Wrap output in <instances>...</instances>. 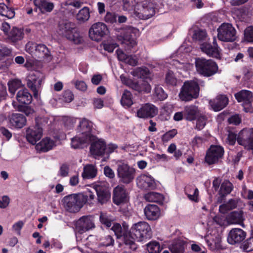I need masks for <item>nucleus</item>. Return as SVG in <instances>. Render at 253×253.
I'll return each instance as SVG.
<instances>
[{
  "label": "nucleus",
  "instance_id": "nucleus-27",
  "mask_svg": "<svg viewBox=\"0 0 253 253\" xmlns=\"http://www.w3.org/2000/svg\"><path fill=\"white\" fill-rule=\"evenodd\" d=\"M144 214L147 219L154 220L158 219L160 215V210L158 206L154 204H149L144 209Z\"/></svg>",
  "mask_w": 253,
  "mask_h": 253
},
{
  "label": "nucleus",
  "instance_id": "nucleus-6",
  "mask_svg": "<svg viewBox=\"0 0 253 253\" xmlns=\"http://www.w3.org/2000/svg\"><path fill=\"white\" fill-rule=\"evenodd\" d=\"M217 38L224 42H233L236 40V30L229 23H222L217 29Z\"/></svg>",
  "mask_w": 253,
  "mask_h": 253
},
{
  "label": "nucleus",
  "instance_id": "nucleus-41",
  "mask_svg": "<svg viewBox=\"0 0 253 253\" xmlns=\"http://www.w3.org/2000/svg\"><path fill=\"white\" fill-rule=\"evenodd\" d=\"M123 9L125 11H131L133 10L134 14V9L138 7L139 2L136 0H122Z\"/></svg>",
  "mask_w": 253,
  "mask_h": 253
},
{
  "label": "nucleus",
  "instance_id": "nucleus-32",
  "mask_svg": "<svg viewBox=\"0 0 253 253\" xmlns=\"http://www.w3.org/2000/svg\"><path fill=\"white\" fill-rule=\"evenodd\" d=\"M227 220L229 224H238L244 227V224L243 223L244 218L242 211L231 212L228 215Z\"/></svg>",
  "mask_w": 253,
  "mask_h": 253
},
{
  "label": "nucleus",
  "instance_id": "nucleus-4",
  "mask_svg": "<svg viewBox=\"0 0 253 253\" xmlns=\"http://www.w3.org/2000/svg\"><path fill=\"white\" fill-rule=\"evenodd\" d=\"M195 66L197 72L206 77L215 75L218 70V65L215 62L204 58H196Z\"/></svg>",
  "mask_w": 253,
  "mask_h": 253
},
{
  "label": "nucleus",
  "instance_id": "nucleus-51",
  "mask_svg": "<svg viewBox=\"0 0 253 253\" xmlns=\"http://www.w3.org/2000/svg\"><path fill=\"white\" fill-rule=\"evenodd\" d=\"M165 82L168 85L172 86L176 85L177 80L172 71H169L166 74Z\"/></svg>",
  "mask_w": 253,
  "mask_h": 253
},
{
  "label": "nucleus",
  "instance_id": "nucleus-61",
  "mask_svg": "<svg viewBox=\"0 0 253 253\" xmlns=\"http://www.w3.org/2000/svg\"><path fill=\"white\" fill-rule=\"evenodd\" d=\"M69 167L66 164H63L60 168L59 175L61 177H66L69 175Z\"/></svg>",
  "mask_w": 253,
  "mask_h": 253
},
{
  "label": "nucleus",
  "instance_id": "nucleus-35",
  "mask_svg": "<svg viewBox=\"0 0 253 253\" xmlns=\"http://www.w3.org/2000/svg\"><path fill=\"white\" fill-rule=\"evenodd\" d=\"M97 169L92 165H87L84 167L82 173V177L84 179H91L96 176Z\"/></svg>",
  "mask_w": 253,
  "mask_h": 253
},
{
  "label": "nucleus",
  "instance_id": "nucleus-42",
  "mask_svg": "<svg viewBox=\"0 0 253 253\" xmlns=\"http://www.w3.org/2000/svg\"><path fill=\"white\" fill-rule=\"evenodd\" d=\"M99 221L102 224L109 228L111 226L114 219L112 216L107 213L100 212Z\"/></svg>",
  "mask_w": 253,
  "mask_h": 253
},
{
  "label": "nucleus",
  "instance_id": "nucleus-17",
  "mask_svg": "<svg viewBox=\"0 0 253 253\" xmlns=\"http://www.w3.org/2000/svg\"><path fill=\"white\" fill-rule=\"evenodd\" d=\"M92 127V123L86 119H83L80 122L78 130L82 135L90 139V142H91L96 138V137L91 133Z\"/></svg>",
  "mask_w": 253,
  "mask_h": 253
},
{
  "label": "nucleus",
  "instance_id": "nucleus-60",
  "mask_svg": "<svg viewBox=\"0 0 253 253\" xmlns=\"http://www.w3.org/2000/svg\"><path fill=\"white\" fill-rule=\"evenodd\" d=\"M176 134L177 131L175 129L170 130L163 135L162 140L164 142H168Z\"/></svg>",
  "mask_w": 253,
  "mask_h": 253
},
{
  "label": "nucleus",
  "instance_id": "nucleus-55",
  "mask_svg": "<svg viewBox=\"0 0 253 253\" xmlns=\"http://www.w3.org/2000/svg\"><path fill=\"white\" fill-rule=\"evenodd\" d=\"M104 19L106 22L112 24L116 22L117 15L115 12L107 11Z\"/></svg>",
  "mask_w": 253,
  "mask_h": 253
},
{
  "label": "nucleus",
  "instance_id": "nucleus-8",
  "mask_svg": "<svg viewBox=\"0 0 253 253\" xmlns=\"http://www.w3.org/2000/svg\"><path fill=\"white\" fill-rule=\"evenodd\" d=\"M117 175L119 181L124 184H129L132 182L135 176V170L127 164H119L117 168Z\"/></svg>",
  "mask_w": 253,
  "mask_h": 253
},
{
  "label": "nucleus",
  "instance_id": "nucleus-12",
  "mask_svg": "<svg viewBox=\"0 0 253 253\" xmlns=\"http://www.w3.org/2000/svg\"><path fill=\"white\" fill-rule=\"evenodd\" d=\"M224 152L222 147L219 145H211L207 151L206 162L209 165L216 163L223 157Z\"/></svg>",
  "mask_w": 253,
  "mask_h": 253
},
{
  "label": "nucleus",
  "instance_id": "nucleus-56",
  "mask_svg": "<svg viewBox=\"0 0 253 253\" xmlns=\"http://www.w3.org/2000/svg\"><path fill=\"white\" fill-rule=\"evenodd\" d=\"M155 93L157 97L160 100H163L167 97V94L161 86H157L155 87Z\"/></svg>",
  "mask_w": 253,
  "mask_h": 253
},
{
  "label": "nucleus",
  "instance_id": "nucleus-19",
  "mask_svg": "<svg viewBox=\"0 0 253 253\" xmlns=\"http://www.w3.org/2000/svg\"><path fill=\"white\" fill-rule=\"evenodd\" d=\"M246 236V233L240 228L232 229L228 236L227 241L231 245L240 243L243 241Z\"/></svg>",
  "mask_w": 253,
  "mask_h": 253
},
{
  "label": "nucleus",
  "instance_id": "nucleus-45",
  "mask_svg": "<svg viewBox=\"0 0 253 253\" xmlns=\"http://www.w3.org/2000/svg\"><path fill=\"white\" fill-rule=\"evenodd\" d=\"M233 188V185L228 180L224 181L221 185L219 194L224 196L231 193Z\"/></svg>",
  "mask_w": 253,
  "mask_h": 253
},
{
  "label": "nucleus",
  "instance_id": "nucleus-38",
  "mask_svg": "<svg viewBox=\"0 0 253 253\" xmlns=\"http://www.w3.org/2000/svg\"><path fill=\"white\" fill-rule=\"evenodd\" d=\"M144 197L148 202L158 203H162L164 199L163 195L154 192H148L144 195Z\"/></svg>",
  "mask_w": 253,
  "mask_h": 253
},
{
  "label": "nucleus",
  "instance_id": "nucleus-63",
  "mask_svg": "<svg viewBox=\"0 0 253 253\" xmlns=\"http://www.w3.org/2000/svg\"><path fill=\"white\" fill-rule=\"evenodd\" d=\"M118 46L116 42H107L103 44L104 49L109 52H112L114 49Z\"/></svg>",
  "mask_w": 253,
  "mask_h": 253
},
{
  "label": "nucleus",
  "instance_id": "nucleus-62",
  "mask_svg": "<svg viewBox=\"0 0 253 253\" xmlns=\"http://www.w3.org/2000/svg\"><path fill=\"white\" fill-rule=\"evenodd\" d=\"M101 244L104 246H110L114 245V240L111 235H107L102 239Z\"/></svg>",
  "mask_w": 253,
  "mask_h": 253
},
{
  "label": "nucleus",
  "instance_id": "nucleus-64",
  "mask_svg": "<svg viewBox=\"0 0 253 253\" xmlns=\"http://www.w3.org/2000/svg\"><path fill=\"white\" fill-rule=\"evenodd\" d=\"M64 100L67 102H71L74 99V95L70 90H66L63 93Z\"/></svg>",
  "mask_w": 253,
  "mask_h": 253
},
{
  "label": "nucleus",
  "instance_id": "nucleus-7",
  "mask_svg": "<svg viewBox=\"0 0 253 253\" xmlns=\"http://www.w3.org/2000/svg\"><path fill=\"white\" fill-rule=\"evenodd\" d=\"M155 13L152 3L148 0L139 2L138 7L134 9V16L140 19H148L152 17Z\"/></svg>",
  "mask_w": 253,
  "mask_h": 253
},
{
  "label": "nucleus",
  "instance_id": "nucleus-24",
  "mask_svg": "<svg viewBox=\"0 0 253 253\" xmlns=\"http://www.w3.org/2000/svg\"><path fill=\"white\" fill-rule=\"evenodd\" d=\"M10 125L16 128H21L26 124V117L21 114L13 113L8 117Z\"/></svg>",
  "mask_w": 253,
  "mask_h": 253
},
{
  "label": "nucleus",
  "instance_id": "nucleus-22",
  "mask_svg": "<svg viewBox=\"0 0 253 253\" xmlns=\"http://www.w3.org/2000/svg\"><path fill=\"white\" fill-rule=\"evenodd\" d=\"M228 98L225 95H218L211 100L209 103L215 111H219L224 108L228 104Z\"/></svg>",
  "mask_w": 253,
  "mask_h": 253
},
{
  "label": "nucleus",
  "instance_id": "nucleus-59",
  "mask_svg": "<svg viewBox=\"0 0 253 253\" xmlns=\"http://www.w3.org/2000/svg\"><path fill=\"white\" fill-rule=\"evenodd\" d=\"M17 109L20 112L24 113L27 116H29L34 113V110L27 105H19Z\"/></svg>",
  "mask_w": 253,
  "mask_h": 253
},
{
  "label": "nucleus",
  "instance_id": "nucleus-25",
  "mask_svg": "<svg viewBox=\"0 0 253 253\" xmlns=\"http://www.w3.org/2000/svg\"><path fill=\"white\" fill-rule=\"evenodd\" d=\"M73 31H75L74 23L66 20H62L59 22L58 33L59 35L67 38Z\"/></svg>",
  "mask_w": 253,
  "mask_h": 253
},
{
  "label": "nucleus",
  "instance_id": "nucleus-30",
  "mask_svg": "<svg viewBox=\"0 0 253 253\" xmlns=\"http://www.w3.org/2000/svg\"><path fill=\"white\" fill-rule=\"evenodd\" d=\"M199 111L197 107L194 105L186 106L184 109V118L189 121L196 119L199 115Z\"/></svg>",
  "mask_w": 253,
  "mask_h": 253
},
{
  "label": "nucleus",
  "instance_id": "nucleus-48",
  "mask_svg": "<svg viewBox=\"0 0 253 253\" xmlns=\"http://www.w3.org/2000/svg\"><path fill=\"white\" fill-rule=\"evenodd\" d=\"M196 126L195 129L198 130H202L206 126L207 118L206 116L200 114L196 118Z\"/></svg>",
  "mask_w": 253,
  "mask_h": 253
},
{
  "label": "nucleus",
  "instance_id": "nucleus-18",
  "mask_svg": "<svg viewBox=\"0 0 253 253\" xmlns=\"http://www.w3.org/2000/svg\"><path fill=\"white\" fill-rule=\"evenodd\" d=\"M93 191L96 192L98 201L101 204L105 203L110 198V192L108 188L104 185H95L93 188Z\"/></svg>",
  "mask_w": 253,
  "mask_h": 253
},
{
  "label": "nucleus",
  "instance_id": "nucleus-26",
  "mask_svg": "<svg viewBox=\"0 0 253 253\" xmlns=\"http://www.w3.org/2000/svg\"><path fill=\"white\" fill-rule=\"evenodd\" d=\"M113 201L116 205H120L126 200V194L123 185L116 186L113 190Z\"/></svg>",
  "mask_w": 253,
  "mask_h": 253
},
{
  "label": "nucleus",
  "instance_id": "nucleus-58",
  "mask_svg": "<svg viewBox=\"0 0 253 253\" xmlns=\"http://www.w3.org/2000/svg\"><path fill=\"white\" fill-rule=\"evenodd\" d=\"M111 230L114 232L117 238H121L123 235L122 228L119 223H114L111 228Z\"/></svg>",
  "mask_w": 253,
  "mask_h": 253
},
{
  "label": "nucleus",
  "instance_id": "nucleus-21",
  "mask_svg": "<svg viewBox=\"0 0 253 253\" xmlns=\"http://www.w3.org/2000/svg\"><path fill=\"white\" fill-rule=\"evenodd\" d=\"M90 147L91 154L94 157L102 156L106 149V143L104 141L101 139H95L92 141Z\"/></svg>",
  "mask_w": 253,
  "mask_h": 253
},
{
  "label": "nucleus",
  "instance_id": "nucleus-37",
  "mask_svg": "<svg viewBox=\"0 0 253 253\" xmlns=\"http://www.w3.org/2000/svg\"><path fill=\"white\" fill-rule=\"evenodd\" d=\"M34 2L41 10L43 9L48 12H51L54 7L53 3L48 2L46 0H34Z\"/></svg>",
  "mask_w": 253,
  "mask_h": 253
},
{
  "label": "nucleus",
  "instance_id": "nucleus-11",
  "mask_svg": "<svg viewBox=\"0 0 253 253\" xmlns=\"http://www.w3.org/2000/svg\"><path fill=\"white\" fill-rule=\"evenodd\" d=\"M44 76L42 73L38 71L31 73L28 76L27 85L33 92L34 96L38 97V89L41 87Z\"/></svg>",
  "mask_w": 253,
  "mask_h": 253
},
{
  "label": "nucleus",
  "instance_id": "nucleus-50",
  "mask_svg": "<svg viewBox=\"0 0 253 253\" xmlns=\"http://www.w3.org/2000/svg\"><path fill=\"white\" fill-rule=\"evenodd\" d=\"M66 38L73 41L75 44H80L84 41L83 37L80 36L79 33L76 31L75 29Z\"/></svg>",
  "mask_w": 253,
  "mask_h": 253
},
{
  "label": "nucleus",
  "instance_id": "nucleus-1",
  "mask_svg": "<svg viewBox=\"0 0 253 253\" xmlns=\"http://www.w3.org/2000/svg\"><path fill=\"white\" fill-rule=\"evenodd\" d=\"M116 37L121 43L126 46V49H130L136 44L135 34L137 30L131 26H126L122 28L116 29Z\"/></svg>",
  "mask_w": 253,
  "mask_h": 253
},
{
  "label": "nucleus",
  "instance_id": "nucleus-49",
  "mask_svg": "<svg viewBox=\"0 0 253 253\" xmlns=\"http://www.w3.org/2000/svg\"><path fill=\"white\" fill-rule=\"evenodd\" d=\"M147 249L149 253H160L161 251L159 242L152 241L147 244Z\"/></svg>",
  "mask_w": 253,
  "mask_h": 253
},
{
  "label": "nucleus",
  "instance_id": "nucleus-3",
  "mask_svg": "<svg viewBox=\"0 0 253 253\" xmlns=\"http://www.w3.org/2000/svg\"><path fill=\"white\" fill-rule=\"evenodd\" d=\"M131 238L138 242L150 239L152 235L149 224L145 221H140L134 224L129 231Z\"/></svg>",
  "mask_w": 253,
  "mask_h": 253
},
{
  "label": "nucleus",
  "instance_id": "nucleus-44",
  "mask_svg": "<svg viewBox=\"0 0 253 253\" xmlns=\"http://www.w3.org/2000/svg\"><path fill=\"white\" fill-rule=\"evenodd\" d=\"M0 14L8 18H12L15 15L14 10L9 8L4 3H0Z\"/></svg>",
  "mask_w": 253,
  "mask_h": 253
},
{
  "label": "nucleus",
  "instance_id": "nucleus-5",
  "mask_svg": "<svg viewBox=\"0 0 253 253\" xmlns=\"http://www.w3.org/2000/svg\"><path fill=\"white\" fill-rule=\"evenodd\" d=\"M199 86L195 81H188L184 82L181 87L179 96L182 101H188L199 95Z\"/></svg>",
  "mask_w": 253,
  "mask_h": 253
},
{
  "label": "nucleus",
  "instance_id": "nucleus-46",
  "mask_svg": "<svg viewBox=\"0 0 253 253\" xmlns=\"http://www.w3.org/2000/svg\"><path fill=\"white\" fill-rule=\"evenodd\" d=\"M169 249L172 253H183L184 251L183 244L180 241L173 242Z\"/></svg>",
  "mask_w": 253,
  "mask_h": 253
},
{
  "label": "nucleus",
  "instance_id": "nucleus-33",
  "mask_svg": "<svg viewBox=\"0 0 253 253\" xmlns=\"http://www.w3.org/2000/svg\"><path fill=\"white\" fill-rule=\"evenodd\" d=\"M17 101L22 104H29L32 101V96L27 89H23L18 91L16 95Z\"/></svg>",
  "mask_w": 253,
  "mask_h": 253
},
{
  "label": "nucleus",
  "instance_id": "nucleus-20",
  "mask_svg": "<svg viewBox=\"0 0 253 253\" xmlns=\"http://www.w3.org/2000/svg\"><path fill=\"white\" fill-rule=\"evenodd\" d=\"M212 45L207 42L201 45L202 51L209 56L218 58L219 57V51L216 39L214 38Z\"/></svg>",
  "mask_w": 253,
  "mask_h": 253
},
{
  "label": "nucleus",
  "instance_id": "nucleus-2",
  "mask_svg": "<svg viewBox=\"0 0 253 253\" xmlns=\"http://www.w3.org/2000/svg\"><path fill=\"white\" fill-rule=\"evenodd\" d=\"M62 202L67 211L77 212L86 202V199L83 193L73 194L64 197Z\"/></svg>",
  "mask_w": 253,
  "mask_h": 253
},
{
  "label": "nucleus",
  "instance_id": "nucleus-31",
  "mask_svg": "<svg viewBox=\"0 0 253 253\" xmlns=\"http://www.w3.org/2000/svg\"><path fill=\"white\" fill-rule=\"evenodd\" d=\"M131 74L136 78L143 79H152V74L146 67H138L131 72Z\"/></svg>",
  "mask_w": 253,
  "mask_h": 253
},
{
  "label": "nucleus",
  "instance_id": "nucleus-36",
  "mask_svg": "<svg viewBox=\"0 0 253 253\" xmlns=\"http://www.w3.org/2000/svg\"><path fill=\"white\" fill-rule=\"evenodd\" d=\"M90 141L88 138L83 135L80 137H75L72 139L71 146L75 149L83 148L86 143Z\"/></svg>",
  "mask_w": 253,
  "mask_h": 253
},
{
  "label": "nucleus",
  "instance_id": "nucleus-43",
  "mask_svg": "<svg viewBox=\"0 0 253 253\" xmlns=\"http://www.w3.org/2000/svg\"><path fill=\"white\" fill-rule=\"evenodd\" d=\"M121 104L124 106L130 107L132 104L131 93L127 90H124L121 100Z\"/></svg>",
  "mask_w": 253,
  "mask_h": 253
},
{
  "label": "nucleus",
  "instance_id": "nucleus-13",
  "mask_svg": "<svg viewBox=\"0 0 253 253\" xmlns=\"http://www.w3.org/2000/svg\"><path fill=\"white\" fill-rule=\"evenodd\" d=\"M237 142L248 149H253V128H244L238 134Z\"/></svg>",
  "mask_w": 253,
  "mask_h": 253
},
{
  "label": "nucleus",
  "instance_id": "nucleus-10",
  "mask_svg": "<svg viewBox=\"0 0 253 253\" xmlns=\"http://www.w3.org/2000/svg\"><path fill=\"white\" fill-rule=\"evenodd\" d=\"M108 32V28L104 23L98 22L91 26L88 33L92 40L98 42L107 35Z\"/></svg>",
  "mask_w": 253,
  "mask_h": 253
},
{
  "label": "nucleus",
  "instance_id": "nucleus-9",
  "mask_svg": "<svg viewBox=\"0 0 253 253\" xmlns=\"http://www.w3.org/2000/svg\"><path fill=\"white\" fill-rule=\"evenodd\" d=\"M238 102L242 103L244 111L246 113H253V94L248 90H242L235 94Z\"/></svg>",
  "mask_w": 253,
  "mask_h": 253
},
{
  "label": "nucleus",
  "instance_id": "nucleus-39",
  "mask_svg": "<svg viewBox=\"0 0 253 253\" xmlns=\"http://www.w3.org/2000/svg\"><path fill=\"white\" fill-rule=\"evenodd\" d=\"M35 51V55L39 58L46 57L49 55L48 49L43 44L36 45Z\"/></svg>",
  "mask_w": 253,
  "mask_h": 253
},
{
  "label": "nucleus",
  "instance_id": "nucleus-47",
  "mask_svg": "<svg viewBox=\"0 0 253 253\" xmlns=\"http://www.w3.org/2000/svg\"><path fill=\"white\" fill-rule=\"evenodd\" d=\"M9 91L12 94H14L16 90L22 86L21 81L19 80H13L9 81L8 83Z\"/></svg>",
  "mask_w": 253,
  "mask_h": 253
},
{
  "label": "nucleus",
  "instance_id": "nucleus-23",
  "mask_svg": "<svg viewBox=\"0 0 253 253\" xmlns=\"http://www.w3.org/2000/svg\"><path fill=\"white\" fill-rule=\"evenodd\" d=\"M138 186L144 190L153 189L156 187L154 180L149 176L141 175L137 179Z\"/></svg>",
  "mask_w": 253,
  "mask_h": 253
},
{
  "label": "nucleus",
  "instance_id": "nucleus-57",
  "mask_svg": "<svg viewBox=\"0 0 253 253\" xmlns=\"http://www.w3.org/2000/svg\"><path fill=\"white\" fill-rule=\"evenodd\" d=\"M206 32L203 30H197L193 35V39L196 41L204 40L206 37Z\"/></svg>",
  "mask_w": 253,
  "mask_h": 253
},
{
  "label": "nucleus",
  "instance_id": "nucleus-16",
  "mask_svg": "<svg viewBox=\"0 0 253 253\" xmlns=\"http://www.w3.org/2000/svg\"><path fill=\"white\" fill-rule=\"evenodd\" d=\"M158 113V109L154 105L146 103L137 110V116L143 119L153 118L157 115Z\"/></svg>",
  "mask_w": 253,
  "mask_h": 253
},
{
  "label": "nucleus",
  "instance_id": "nucleus-15",
  "mask_svg": "<svg viewBox=\"0 0 253 253\" xmlns=\"http://www.w3.org/2000/svg\"><path fill=\"white\" fill-rule=\"evenodd\" d=\"M95 225L92 218L88 216L81 217L77 222L76 229L80 234H82L90 229L94 228Z\"/></svg>",
  "mask_w": 253,
  "mask_h": 253
},
{
  "label": "nucleus",
  "instance_id": "nucleus-29",
  "mask_svg": "<svg viewBox=\"0 0 253 253\" xmlns=\"http://www.w3.org/2000/svg\"><path fill=\"white\" fill-rule=\"evenodd\" d=\"M131 88L139 93H149L151 90L150 84L144 81L133 82Z\"/></svg>",
  "mask_w": 253,
  "mask_h": 253
},
{
  "label": "nucleus",
  "instance_id": "nucleus-14",
  "mask_svg": "<svg viewBox=\"0 0 253 253\" xmlns=\"http://www.w3.org/2000/svg\"><path fill=\"white\" fill-rule=\"evenodd\" d=\"M42 135V129L38 124L34 126L29 127L26 130V139L28 142L34 145L39 140Z\"/></svg>",
  "mask_w": 253,
  "mask_h": 253
},
{
  "label": "nucleus",
  "instance_id": "nucleus-54",
  "mask_svg": "<svg viewBox=\"0 0 253 253\" xmlns=\"http://www.w3.org/2000/svg\"><path fill=\"white\" fill-rule=\"evenodd\" d=\"M130 236H126L124 238V243L125 245L132 251H135L137 249V246L135 243L134 240Z\"/></svg>",
  "mask_w": 253,
  "mask_h": 253
},
{
  "label": "nucleus",
  "instance_id": "nucleus-53",
  "mask_svg": "<svg viewBox=\"0 0 253 253\" xmlns=\"http://www.w3.org/2000/svg\"><path fill=\"white\" fill-rule=\"evenodd\" d=\"M242 248L246 252L253 251V237L246 240L242 244Z\"/></svg>",
  "mask_w": 253,
  "mask_h": 253
},
{
  "label": "nucleus",
  "instance_id": "nucleus-28",
  "mask_svg": "<svg viewBox=\"0 0 253 253\" xmlns=\"http://www.w3.org/2000/svg\"><path fill=\"white\" fill-rule=\"evenodd\" d=\"M55 145L54 141L47 137L37 144L35 148L40 152H46L52 149Z\"/></svg>",
  "mask_w": 253,
  "mask_h": 253
},
{
  "label": "nucleus",
  "instance_id": "nucleus-52",
  "mask_svg": "<svg viewBox=\"0 0 253 253\" xmlns=\"http://www.w3.org/2000/svg\"><path fill=\"white\" fill-rule=\"evenodd\" d=\"M245 40L250 42H253V26L247 27L244 30Z\"/></svg>",
  "mask_w": 253,
  "mask_h": 253
},
{
  "label": "nucleus",
  "instance_id": "nucleus-34",
  "mask_svg": "<svg viewBox=\"0 0 253 253\" xmlns=\"http://www.w3.org/2000/svg\"><path fill=\"white\" fill-rule=\"evenodd\" d=\"M24 37L23 30L13 27L8 35V39L13 42L21 40Z\"/></svg>",
  "mask_w": 253,
  "mask_h": 253
},
{
  "label": "nucleus",
  "instance_id": "nucleus-40",
  "mask_svg": "<svg viewBox=\"0 0 253 253\" xmlns=\"http://www.w3.org/2000/svg\"><path fill=\"white\" fill-rule=\"evenodd\" d=\"M89 17V8L86 6L81 9L76 15L77 20L80 23H84L87 21Z\"/></svg>",
  "mask_w": 253,
  "mask_h": 253
}]
</instances>
